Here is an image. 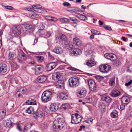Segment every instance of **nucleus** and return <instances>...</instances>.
Instances as JSON below:
<instances>
[{
  "label": "nucleus",
  "mask_w": 132,
  "mask_h": 132,
  "mask_svg": "<svg viewBox=\"0 0 132 132\" xmlns=\"http://www.w3.org/2000/svg\"><path fill=\"white\" fill-rule=\"evenodd\" d=\"M65 124V121L63 119L58 118L53 122V128L55 131H58L63 128Z\"/></svg>",
  "instance_id": "f257e3e1"
},
{
  "label": "nucleus",
  "mask_w": 132,
  "mask_h": 132,
  "mask_svg": "<svg viewBox=\"0 0 132 132\" xmlns=\"http://www.w3.org/2000/svg\"><path fill=\"white\" fill-rule=\"evenodd\" d=\"M22 30L23 32L28 34L32 32L34 30V27L31 24L26 22L21 24Z\"/></svg>",
  "instance_id": "f03ea898"
},
{
  "label": "nucleus",
  "mask_w": 132,
  "mask_h": 132,
  "mask_svg": "<svg viewBox=\"0 0 132 132\" xmlns=\"http://www.w3.org/2000/svg\"><path fill=\"white\" fill-rule=\"evenodd\" d=\"M69 83L71 87H76L78 86L79 85V80L78 77L76 76L71 77L69 79Z\"/></svg>",
  "instance_id": "7ed1b4c3"
},
{
  "label": "nucleus",
  "mask_w": 132,
  "mask_h": 132,
  "mask_svg": "<svg viewBox=\"0 0 132 132\" xmlns=\"http://www.w3.org/2000/svg\"><path fill=\"white\" fill-rule=\"evenodd\" d=\"M82 118L80 116L78 113H76L71 116V123L72 124H77L81 122Z\"/></svg>",
  "instance_id": "20e7f679"
},
{
  "label": "nucleus",
  "mask_w": 132,
  "mask_h": 132,
  "mask_svg": "<svg viewBox=\"0 0 132 132\" xmlns=\"http://www.w3.org/2000/svg\"><path fill=\"white\" fill-rule=\"evenodd\" d=\"M87 92V90L85 88H80L77 90L76 94L78 97L83 98L86 96Z\"/></svg>",
  "instance_id": "39448f33"
},
{
  "label": "nucleus",
  "mask_w": 132,
  "mask_h": 132,
  "mask_svg": "<svg viewBox=\"0 0 132 132\" xmlns=\"http://www.w3.org/2000/svg\"><path fill=\"white\" fill-rule=\"evenodd\" d=\"M12 32L15 36H17L21 33L20 28L18 25L14 26L12 28Z\"/></svg>",
  "instance_id": "423d86ee"
},
{
  "label": "nucleus",
  "mask_w": 132,
  "mask_h": 132,
  "mask_svg": "<svg viewBox=\"0 0 132 132\" xmlns=\"http://www.w3.org/2000/svg\"><path fill=\"white\" fill-rule=\"evenodd\" d=\"M88 84L89 89L92 91H94L96 89V85L94 81L90 79L88 81Z\"/></svg>",
  "instance_id": "0eeeda50"
},
{
  "label": "nucleus",
  "mask_w": 132,
  "mask_h": 132,
  "mask_svg": "<svg viewBox=\"0 0 132 132\" xmlns=\"http://www.w3.org/2000/svg\"><path fill=\"white\" fill-rule=\"evenodd\" d=\"M57 65L55 62H50L45 67L46 70L48 71H50L55 68Z\"/></svg>",
  "instance_id": "6e6552de"
},
{
  "label": "nucleus",
  "mask_w": 132,
  "mask_h": 132,
  "mask_svg": "<svg viewBox=\"0 0 132 132\" xmlns=\"http://www.w3.org/2000/svg\"><path fill=\"white\" fill-rule=\"evenodd\" d=\"M60 104L59 103H52L50 107V109L51 111L55 112L60 108Z\"/></svg>",
  "instance_id": "1a4fd4ad"
},
{
  "label": "nucleus",
  "mask_w": 132,
  "mask_h": 132,
  "mask_svg": "<svg viewBox=\"0 0 132 132\" xmlns=\"http://www.w3.org/2000/svg\"><path fill=\"white\" fill-rule=\"evenodd\" d=\"M56 86L57 88L63 89L64 88L65 83L64 80L60 79L56 81Z\"/></svg>",
  "instance_id": "9d476101"
},
{
  "label": "nucleus",
  "mask_w": 132,
  "mask_h": 132,
  "mask_svg": "<svg viewBox=\"0 0 132 132\" xmlns=\"http://www.w3.org/2000/svg\"><path fill=\"white\" fill-rule=\"evenodd\" d=\"M7 67L5 64H0V73L4 75L7 71Z\"/></svg>",
  "instance_id": "9b49d317"
},
{
  "label": "nucleus",
  "mask_w": 132,
  "mask_h": 132,
  "mask_svg": "<svg viewBox=\"0 0 132 132\" xmlns=\"http://www.w3.org/2000/svg\"><path fill=\"white\" fill-rule=\"evenodd\" d=\"M70 55L71 56H76L81 53V50L79 49L73 48L70 52Z\"/></svg>",
  "instance_id": "f8f14e48"
},
{
  "label": "nucleus",
  "mask_w": 132,
  "mask_h": 132,
  "mask_svg": "<svg viewBox=\"0 0 132 132\" xmlns=\"http://www.w3.org/2000/svg\"><path fill=\"white\" fill-rule=\"evenodd\" d=\"M34 70L35 71V75H38L42 73L43 68L42 66L40 65H37L35 66Z\"/></svg>",
  "instance_id": "ddd939ff"
},
{
  "label": "nucleus",
  "mask_w": 132,
  "mask_h": 132,
  "mask_svg": "<svg viewBox=\"0 0 132 132\" xmlns=\"http://www.w3.org/2000/svg\"><path fill=\"white\" fill-rule=\"evenodd\" d=\"M44 114L42 111L39 110H37L34 113L33 116L35 119H36L39 117H42Z\"/></svg>",
  "instance_id": "4468645a"
},
{
  "label": "nucleus",
  "mask_w": 132,
  "mask_h": 132,
  "mask_svg": "<svg viewBox=\"0 0 132 132\" xmlns=\"http://www.w3.org/2000/svg\"><path fill=\"white\" fill-rule=\"evenodd\" d=\"M47 79V76L46 75H43L39 76L37 78L38 82L40 83H43Z\"/></svg>",
  "instance_id": "2eb2a0df"
},
{
  "label": "nucleus",
  "mask_w": 132,
  "mask_h": 132,
  "mask_svg": "<svg viewBox=\"0 0 132 132\" xmlns=\"http://www.w3.org/2000/svg\"><path fill=\"white\" fill-rule=\"evenodd\" d=\"M61 76V73L59 72L54 73L52 76L53 79L55 80H59Z\"/></svg>",
  "instance_id": "dca6fc26"
},
{
  "label": "nucleus",
  "mask_w": 132,
  "mask_h": 132,
  "mask_svg": "<svg viewBox=\"0 0 132 132\" xmlns=\"http://www.w3.org/2000/svg\"><path fill=\"white\" fill-rule=\"evenodd\" d=\"M120 94V91L118 90L115 89L110 94V95L112 97H116L119 96Z\"/></svg>",
  "instance_id": "f3484780"
},
{
  "label": "nucleus",
  "mask_w": 132,
  "mask_h": 132,
  "mask_svg": "<svg viewBox=\"0 0 132 132\" xmlns=\"http://www.w3.org/2000/svg\"><path fill=\"white\" fill-rule=\"evenodd\" d=\"M73 44L78 46H81L82 44L81 41L77 38H75L73 39Z\"/></svg>",
  "instance_id": "a211bd4d"
},
{
  "label": "nucleus",
  "mask_w": 132,
  "mask_h": 132,
  "mask_svg": "<svg viewBox=\"0 0 132 132\" xmlns=\"http://www.w3.org/2000/svg\"><path fill=\"white\" fill-rule=\"evenodd\" d=\"M99 109L101 110V111L104 112H105L104 110L106 108V105L103 102H100L98 104Z\"/></svg>",
  "instance_id": "6ab92c4d"
},
{
  "label": "nucleus",
  "mask_w": 132,
  "mask_h": 132,
  "mask_svg": "<svg viewBox=\"0 0 132 132\" xmlns=\"http://www.w3.org/2000/svg\"><path fill=\"white\" fill-rule=\"evenodd\" d=\"M68 94L65 92H61L60 94V98L61 100H66L68 99Z\"/></svg>",
  "instance_id": "aec40b11"
},
{
  "label": "nucleus",
  "mask_w": 132,
  "mask_h": 132,
  "mask_svg": "<svg viewBox=\"0 0 132 132\" xmlns=\"http://www.w3.org/2000/svg\"><path fill=\"white\" fill-rule=\"evenodd\" d=\"M72 13L74 12L78 14L79 12L83 13V14H84V11L81 10L80 8L75 7H72Z\"/></svg>",
  "instance_id": "412c9836"
},
{
  "label": "nucleus",
  "mask_w": 132,
  "mask_h": 132,
  "mask_svg": "<svg viewBox=\"0 0 132 132\" xmlns=\"http://www.w3.org/2000/svg\"><path fill=\"white\" fill-rule=\"evenodd\" d=\"M12 122L10 119L7 120L6 121L3 122V124L5 127L9 128L12 126Z\"/></svg>",
  "instance_id": "4be33fe9"
},
{
  "label": "nucleus",
  "mask_w": 132,
  "mask_h": 132,
  "mask_svg": "<svg viewBox=\"0 0 132 132\" xmlns=\"http://www.w3.org/2000/svg\"><path fill=\"white\" fill-rule=\"evenodd\" d=\"M41 99L42 102L45 103H46L48 101L51 100V99L49 97V96H47L46 95H45L43 93L42 95Z\"/></svg>",
  "instance_id": "5701e85b"
},
{
  "label": "nucleus",
  "mask_w": 132,
  "mask_h": 132,
  "mask_svg": "<svg viewBox=\"0 0 132 132\" xmlns=\"http://www.w3.org/2000/svg\"><path fill=\"white\" fill-rule=\"evenodd\" d=\"M16 57L15 53L14 52H10L9 54L8 58L11 60H14Z\"/></svg>",
  "instance_id": "b1692460"
},
{
  "label": "nucleus",
  "mask_w": 132,
  "mask_h": 132,
  "mask_svg": "<svg viewBox=\"0 0 132 132\" xmlns=\"http://www.w3.org/2000/svg\"><path fill=\"white\" fill-rule=\"evenodd\" d=\"M53 51L57 54H60L62 53V50L61 47H56L54 48L53 51H52V52Z\"/></svg>",
  "instance_id": "393cba45"
},
{
  "label": "nucleus",
  "mask_w": 132,
  "mask_h": 132,
  "mask_svg": "<svg viewBox=\"0 0 132 132\" xmlns=\"http://www.w3.org/2000/svg\"><path fill=\"white\" fill-rule=\"evenodd\" d=\"M69 104L67 103L64 104L61 106L60 104L59 109H61L62 110H65L67 109H68L69 108Z\"/></svg>",
  "instance_id": "a878e982"
},
{
  "label": "nucleus",
  "mask_w": 132,
  "mask_h": 132,
  "mask_svg": "<svg viewBox=\"0 0 132 132\" xmlns=\"http://www.w3.org/2000/svg\"><path fill=\"white\" fill-rule=\"evenodd\" d=\"M129 98L128 96H124L122 97L121 101L122 103L127 104L129 103Z\"/></svg>",
  "instance_id": "bb28decb"
},
{
  "label": "nucleus",
  "mask_w": 132,
  "mask_h": 132,
  "mask_svg": "<svg viewBox=\"0 0 132 132\" xmlns=\"http://www.w3.org/2000/svg\"><path fill=\"white\" fill-rule=\"evenodd\" d=\"M113 55V54L111 53H107L104 55V56L106 58L111 60V58L113 59L114 57ZM114 55L117 57L116 55L115 54H114Z\"/></svg>",
  "instance_id": "cd10ccee"
},
{
  "label": "nucleus",
  "mask_w": 132,
  "mask_h": 132,
  "mask_svg": "<svg viewBox=\"0 0 132 132\" xmlns=\"http://www.w3.org/2000/svg\"><path fill=\"white\" fill-rule=\"evenodd\" d=\"M109 65L107 64H104L103 65V70L104 72H103V73H107L110 70L111 67L110 66L109 67Z\"/></svg>",
  "instance_id": "c85d7f7f"
},
{
  "label": "nucleus",
  "mask_w": 132,
  "mask_h": 132,
  "mask_svg": "<svg viewBox=\"0 0 132 132\" xmlns=\"http://www.w3.org/2000/svg\"><path fill=\"white\" fill-rule=\"evenodd\" d=\"M86 64L89 67H92L95 65L96 63L94 61L90 59L88 60L86 62Z\"/></svg>",
  "instance_id": "c756f323"
},
{
  "label": "nucleus",
  "mask_w": 132,
  "mask_h": 132,
  "mask_svg": "<svg viewBox=\"0 0 132 132\" xmlns=\"http://www.w3.org/2000/svg\"><path fill=\"white\" fill-rule=\"evenodd\" d=\"M26 103L27 105H36V102L35 100L30 98L27 101Z\"/></svg>",
  "instance_id": "7c9ffc66"
},
{
  "label": "nucleus",
  "mask_w": 132,
  "mask_h": 132,
  "mask_svg": "<svg viewBox=\"0 0 132 132\" xmlns=\"http://www.w3.org/2000/svg\"><path fill=\"white\" fill-rule=\"evenodd\" d=\"M76 16L82 20L85 21L87 19V17L82 14L78 13Z\"/></svg>",
  "instance_id": "2f4dec72"
},
{
  "label": "nucleus",
  "mask_w": 132,
  "mask_h": 132,
  "mask_svg": "<svg viewBox=\"0 0 132 132\" xmlns=\"http://www.w3.org/2000/svg\"><path fill=\"white\" fill-rule=\"evenodd\" d=\"M6 115V111L1 109L0 110V121L4 118Z\"/></svg>",
  "instance_id": "473e14b6"
},
{
  "label": "nucleus",
  "mask_w": 132,
  "mask_h": 132,
  "mask_svg": "<svg viewBox=\"0 0 132 132\" xmlns=\"http://www.w3.org/2000/svg\"><path fill=\"white\" fill-rule=\"evenodd\" d=\"M110 116L112 118H116L118 116V112L116 110H114L111 113Z\"/></svg>",
  "instance_id": "72a5a7b5"
},
{
  "label": "nucleus",
  "mask_w": 132,
  "mask_h": 132,
  "mask_svg": "<svg viewBox=\"0 0 132 132\" xmlns=\"http://www.w3.org/2000/svg\"><path fill=\"white\" fill-rule=\"evenodd\" d=\"M102 100L105 101L108 103H110L111 102L112 99L108 96H106L102 98Z\"/></svg>",
  "instance_id": "f704fd0d"
},
{
  "label": "nucleus",
  "mask_w": 132,
  "mask_h": 132,
  "mask_svg": "<svg viewBox=\"0 0 132 132\" xmlns=\"http://www.w3.org/2000/svg\"><path fill=\"white\" fill-rule=\"evenodd\" d=\"M60 38L62 41L66 42L67 40V37L66 36L62 34H60L59 36Z\"/></svg>",
  "instance_id": "c9c22d12"
},
{
  "label": "nucleus",
  "mask_w": 132,
  "mask_h": 132,
  "mask_svg": "<svg viewBox=\"0 0 132 132\" xmlns=\"http://www.w3.org/2000/svg\"><path fill=\"white\" fill-rule=\"evenodd\" d=\"M45 18L47 20L54 21H55L57 20V19L56 18L49 16H46L45 17Z\"/></svg>",
  "instance_id": "e433bc0d"
},
{
  "label": "nucleus",
  "mask_w": 132,
  "mask_h": 132,
  "mask_svg": "<svg viewBox=\"0 0 132 132\" xmlns=\"http://www.w3.org/2000/svg\"><path fill=\"white\" fill-rule=\"evenodd\" d=\"M45 95H46L47 96H49V97L50 99L52 97L51 95H52V92L49 90H46L43 93Z\"/></svg>",
  "instance_id": "4c0bfd02"
},
{
  "label": "nucleus",
  "mask_w": 132,
  "mask_h": 132,
  "mask_svg": "<svg viewBox=\"0 0 132 132\" xmlns=\"http://www.w3.org/2000/svg\"><path fill=\"white\" fill-rule=\"evenodd\" d=\"M26 57V55L23 52H22L20 56L19 57L18 59L19 61H23L24 60V57Z\"/></svg>",
  "instance_id": "58836bf2"
},
{
  "label": "nucleus",
  "mask_w": 132,
  "mask_h": 132,
  "mask_svg": "<svg viewBox=\"0 0 132 132\" xmlns=\"http://www.w3.org/2000/svg\"><path fill=\"white\" fill-rule=\"evenodd\" d=\"M36 58L38 61L41 62H43L44 60V57L42 56L39 55L36 56Z\"/></svg>",
  "instance_id": "ea45409f"
},
{
  "label": "nucleus",
  "mask_w": 132,
  "mask_h": 132,
  "mask_svg": "<svg viewBox=\"0 0 132 132\" xmlns=\"http://www.w3.org/2000/svg\"><path fill=\"white\" fill-rule=\"evenodd\" d=\"M115 80L114 77H113L111 78L109 81L110 85L112 86H114L115 83Z\"/></svg>",
  "instance_id": "a19ab883"
},
{
  "label": "nucleus",
  "mask_w": 132,
  "mask_h": 132,
  "mask_svg": "<svg viewBox=\"0 0 132 132\" xmlns=\"http://www.w3.org/2000/svg\"><path fill=\"white\" fill-rule=\"evenodd\" d=\"M94 77L95 78L97 81L99 82L102 81L104 78V77L100 76H94Z\"/></svg>",
  "instance_id": "79ce46f5"
},
{
  "label": "nucleus",
  "mask_w": 132,
  "mask_h": 132,
  "mask_svg": "<svg viewBox=\"0 0 132 132\" xmlns=\"http://www.w3.org/2000/svg\"><path fill=\"white\" fill-rule=\"evenodd\" d=\"M111 61L114 62L113 64L114 65L116 66H118L120 63V61L116 60H111Z\"/></svg>",
  "instance_id": "37998d69"
},
{
  "label": "nucleus",
  "mask_w": 132,
  "mask_h": 132,
  "mask_svg": "<svg viewBox=\"0 0 132 132\" xmlns=\"http://www.w3.org/2000/svg\"><path fill=\"white\" fill-rule=\"evenodd\" d=\"M68 69L71 70L73 71H78L80 72H83L81 70H79L77 69L76 68H73L72 67H68Z\"/></svg>",
  "instance_id": "c03bdc74"
},
{
  "label": "nucleus",
  "mask_w": 132,
  "mask_h": 132,
  "mask_svg": "<svg viewBox=\"0 0 132 132\" xmlns=\"http://www.w3.org/2000/svg\"><path fill=\"white\" fill-rule=\"evenodd\" d=\"M73 45L70 43H69L67 44L66 46H65L66 49L70 50V51L72 50L73 48Z\"/></svg>",
  "instance_id": "a18cd8bd"
},
{
  "label": "nucleus",
  "mask_w": 132,
  "mask_h": 132,
  "mask_svg": "<svg viewBox=\"0 0 132 132\" xmlns=\"http://www.w3.org/2000/svg\"><path fill=\"white\" fill-rule=\"evenodd\" d=\"M34 110V109L32 106H30L27 108L26 112L29 114H31V111Z\"/></svg>",
  "instance_id": "49530a36"
},
{
  "label": "nucleus",
  "mask_w": 132,
  "mask_h": 132,
  "mask_svg": "<svg viewBox=\"0 0 132 132\" xmlns=\"http://www.w3.org/2000/svg\"><path fill=\"white\" fill-rule=\"evenodd\" d=\"M60 21L61 22L63 23H67L69 22V20L67 18H64L60 19Z\"/></svg>",
  "instance_id": "de8ad7c7"
},
{
  "label": "nucleus",
  "mask_w": 132,
  "mask_h": 132,
  "mask_svg": "<svg viewBox=\"0 0 132 132\" xmlns=\"http://www.w3.org/2000/svg\"><path fill=\"white\" fill-rule=\"evenodd\" d=\"M32 7L33 9H39L42 8V6L39 4H37L36 5H33L32 6Z\"/></svg>",
  "instance_id": "09e8293b"
},
{
  "label": "nucleus",
  "mask_w": 132,
  "mask_h": 132,
  "mask_svg": "<svg viewBox=\"0 0 132 132\" xmlns=\"http://www.w3.org/2000/svg\"><path fill=\"white\" fill-rule=\"evenodd\" d=\"M92 33L94 35H99L100 34V32L97 31L96 30L93 29L91 31Z\"/></svg>",
  "instance_id": "8fccbe9b"
},
{
  "label": "nucleus",
  "mask_w": 132,
  "mask_h": 132,
  "mask_svg": "<svg viewBox=\"0 0 132 132\" xmlns=\"http://www.w3.org/2000/svg\"><path fill=\"white\" fill-rule=\"evenodd\" d=\"M103 28L106 29L109 31H112V29L110 26H107L106 25L103 26Z\"/></svg>",
  "instance_id": "3c124183"
},
{
  "label": "nucleus",
  "mask_w": 132,
  "mask_h": 132,
  "mask_svg": "<svg viewBox=\"0 0 132 132\" xmlns=\"http://www.w3.org/2000/svg\"><path fill=\"white\" fill-rule=\"evenodd\" d=\"M11 65L12 69H13V70H14L16 69L17 65L16 63L14 62L12 63V64H11Z\"/></svg>",
  "instance_id": "603ef678"
},
{
  "label": "nucleus",
  "mask_w": 132,
  "mask_h": 132,
  "mask_svg": "<svg viewBox=\"0 0 132 132\" xmlns=\"http://www.w3.org/2000/svg\"><path fill=\"white\" fill-rule=\"evenodd\" d=\"M22 89V91L24 94H26L27 92V88L25 87H21L20 89Z\"/></svg>",
  "instance_id": "864d4df0"
},
{
  "label": "nucleus",
  "mask_w": 132,
  "mask_h": 132,
  "mask_svg": "<svg viewBox=\"0 0 132 132\" xmlns=\"http://www.w3.org/2000/svg\"><path fill=\"white\" fill-rule=\"evenodd\" d=\"M45 27L42 23H40L38 27V29L39 30H43Z\"/></svg>",
  "instance_id": "5fc2aeb1"
},
{
  "label": "nucleus",
  "mask_w": 132,
  "mask_h": 132,
  "mask_svg": "<svg viewBox=\"0 0 132 132\" xmlns=\"http://www.w3.org/2000/svg\"><path fill=\"white\" fill-rule=\"evenodd\" d=\"M62 5L68 7L70 6L71 5L69 3L66 2H65L63 3Z\"/></svg>",
  "instance_id": "6e6d98bb"
},
{
  "label": "nucleus",
  "mask_w": 132,
  "mask_h": 132,
  "mask_svg": "<svg viewBox=\"0 0 132 132\" xmlns=\"http://www.w3.org/2000/svg\"><path fill=\"white\" fill-rule=\"evenodd\" d=\"M70 20L73 21V23L76 24H77L76 23L77 20V19L75 18H70Z\"/></svg>",
  "instance_id": "4d7b16f0"
},
{
  "label": "nucleus",
  "mask_w": 132,
  "mask_h": 132,
  "mask_svg": "<svg viewBox=\"0 0 132 132\" xmlns=\"http://www.w3.org/2000/svg\"><path fill=\"white\" fill-rule=\"evenodd\" d=\"M47 54L48 57H50L51 59H54V56L50 52H47Z\"/></svg>",
  "instance_id": "13d9d810"
},
{
  "label": "nucleus",
  "mask_w": 132,
  "mask_h": 132,
  "mask_svg": "<svg viewBox=\"0 0 132 132\" xmlns=\"http://www.w3.org/2000/svg\"><path fill=\"white\" fill-rule=\"evenodd\" d=\"M24 9L26 10H27L31 12H34L35 11V10H34L32 8H29L28 7H25L24 8Z\"/></svg>",
  "instance_id": "bf43d9fd"
},
{
  "label": "nucleus",
  "mask_w": 132,
  "mask_h": 132,
  "mask_svg": "<svg viewBox=\"0 0 132 132\" xmlns=\"http://www.w3.org/2000/svg\"><path fill=\"white\" fill-rule=\"evenodd\" d=\"M5 9H7L9 10H12L13 9V7L11 6H9L8 5H7L6 6H5Z\"/></svg>",
  "instance_id": "052dcab7"
},
{
  "label": "nucleus",
  "mask_w": 132,
  "mask_h": 132,
  "mask_svg": "<svg viewBox=\"0 0 132 132\" xmlns=\"http://www.w3.org/2000/svg\"><path fill=\"white\" fill-rule=\"evenodd\" d=\"M103 65L102 64H101L100 65L99 67V71L101 72H104V71L103 70Z\"/></svg>",
  "instance_id": "680f3d73"
},
{
  "label": "nucleus",
  "mask_w": 132,
  "mask_h": 132,
  "mask_svg": "<svg viewBox=\"0 0 132 132\" xmlns=\"http://www.w3.org/2000/svg\"><path fill=\"white\" fill-rule=\"evenodd\" d=\"M132 83V80H130L128 82L126 83L125 84V85L126 86H128L130 85Z\"/></svg>",
  "instance_id": "e2e57ef3"
},
{
  "label": "nucleus",
  "mask_w": 132,
  "mask_h": 132,
  "mask_svg": "<svg viewBox=\"0 0 132 132\" xmlns=\"http://www.w3.org/2000/svg\"><path fill=\"white\" fill-rule=\"evenodd\" d=\"M51 33L50 31H48L46 32V36L47 37H49L51 36Z\"/></svg>",
  "instance_id": "0e129e2a"
},
{
  "label": "nucleus",
  "mask_w": 132,
  "mask_h": 132,
  "mask_svg": "<svg viewBox=\"0 0 132 132\" xmlns=\"http://www.w3.org/2000/svg\"><path fill=\"white\" fill-rule=\"evenodd\" d=\"M17 129H18L20 131L22 132V129H21L20 126L19 125L17 127Z\"/></svg>",
  "instance_id": "69168bd1"
},
{
  "label": "nucleus",
  "mask_w": 132,
  "mask_h": 132,
  "mask_svg": "<svg viewBox=\"0 0 132 132\" xmlns=\"http://www.w3.org/2000/svg\"><path fill=\"white\" fill-rule=\"evenodd\" d=\"M91 45L89 44H88L86 45V47L87 48L88 50H89V48L90 49V47H91Z\"/></svg>",
  "instance_id": "338daca9"
},
{
  "label": "nucleus",
  "mask_w": 132,
  "mask_h": 132,
  "mask_svg": "<svg viewBox=\"0 0 132 132\" xmlns=\"http://www.w3.org/2000/svg\"><path fill=\"white\" fill-rule=\"evenodd\" d=\"M32 15L35 18H38L39 16L38 14L35 13H34V14H32Z\"/></svg>",
  "instance_id": "774afa93"
}]
</instances>
